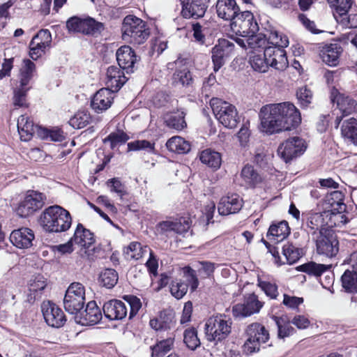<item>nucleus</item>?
Returning <instances> with one entry per match:
<instances>
[{
  "label": "nucleus",
  "mask_w": 357,
  "mask_h": 357,
  "mask_svg": "<svg viewBox=\"0 0 357 357\" xmlns=\"http://www.w3.org/2000/svg\"><path fill=\"white\" fill-rule=\"evenodd\" d=\"M261 130L268 135L290 130L301 123V115L296 106L290 102L268 104L259 112Z\"/></svg>",
  "instance_id": "obj_1"
},
{
  "label": "nucleus",
  "mask_w": 357,
  "mask_h": 357,
  "mask_svg": "<svg viewBox=\"0 0 357 357\" xmlns=\"http://www.w3.org/2000/svg\"><path fill=\"white\" fill-rule=\"evenodd\" d=\"M40 224L48 232H63L72 225L70 213L63 208L54 205L47 208L40 215Z\"/></svg>",
  "instance_id": "obj_2"
},
{
  "label": "nucleus",
  "mask_w": 357,
  "mask_h": 357,
  "mask_svg": "<svg viewBox=\"0 0 357 357\" xmlns=\"http://www.w3.org/2000/svg\"><path fill=\"white\" fill-rule=\"evenodd\" d=\"M123 38L135 44H142L149 38L150 31L142 19L134 15H127L122 23Z\"/></svg>",
  "instance_id": "obj_3"
},
{
  "label": "nucleus",
  "mask_w": 357,
  "mask_h": 357,
  "mask_svg": "<svg viewBox=\"0 0 357 357\" xmlns=\"http://www.w3.org/2000/svg\"><path fill=\"white\" fill-rule=\"evenodd\" d=\"M245 335L246 339L242 348L247 355L259 351L261 344L270 338L268 331L258 322L249 324L245 329Z\"/></svg>",
  "instance_id": "obj_4"
},
{
  "label": "nucleus",
  "mask_w": 357,
  "mask_h": 357,
  "mask_svg": "<svg viewBox=\"0 0 357 357\" xmlns=\"http://www.w3.org/2000/svg\"><path fill=\"white\" fill-rule=\"evenodd\" d=\"M231 321L225 314L210 317L205 324L206 339L210 342H219L228 337L231 331Z\"/></svg>",
  "instance_id": "obj_5"
},
{
  "label": "nucleus",
  "mask_w": 357,
  "mask_h": 357,
  "mask_svg": "<svg viewBox=\"0 0 357 357\" xmlns=\"http://www.w3.org/2000/svg\"><path fill=\"white\" fill-rule=\"evenodd\" d=\"M210 104L216 118L225 127L233 128L237 126L239 117L234 105L217 98H212Z\"/></svg>",
  "instance_id": "obj_6"
},
{
  "label": "nucleus",
  "mask_w": 357,
  "mask_h": 357,
  "mask_svg": "<svg viewBox=\"0 0 357 357\" xmlns=\"http://www.w3.org/2000/svg\"><path fill=\"white\" fill-rule=\"evenodd\" d=\"M85 303V289L82 284L73 282L66 291L63 298V307L71 314H76L83 308Z\"/></svg>",
  "instance_id": "obj_7"
},
{
  "label": "nucleus",
  "mask_w": 357,
  "mask_h": 357,
  "mask_svg": "<svg viewBox=\"0 0 357 357\" xmlns=\"http://www.w3.org/2000/svg\"><path fill=\"white\" fill-rule=\"evenodd\" d=\"M231 29L238 35L249 38L259 31L258 24L250 11H239L231 22Z\"/></svg>",
  "instance_id": "obj_8"
},
{
  "label": "nucleus",
  "mask_w": 357,
  "mask_h": 357,
  "mask_svg": "<svg viewBox=\"0 0 357 357\" xmlns=\"http://www.w3.org/2000/svg\"><path fill=\"white\" fill-rule=\"evenodd\" d=\"M247 42L252 49H265V47H286L289 45L287 36L280 34L277 31H271L268 34L259 33L249 38Z\"/></svg>",
  "instance_id": "obj_9"
},
{
  "label": "nucleus",
  "mask_w": 357,
  "mask_h": 357,
  "mask_svg": "<svg viewBox=\"0 0 357 357\" xmlns=\"http://www.w3.org/2000/svg\"><path fill=\"white\" fill-rule=\"evenodd\" d=\"M45 196L39 192L28 191L24 199L21 200L16 213L21 218H27L40 210L45 204Z\"/></svg>",
  "instance_id": "obj_10"
},
{
  "label": "nucleus",
  "mask_w": 357,
  "mask_h": 357,
  "mask_svg": "<svg viewBox=\"0 0 357 357\" xmlns=\"http://www.w3.org/2000/svg\"><path fill=\"white\" fill-rule=\"evenodd\" d=\"M306 149L305 141L298 136H294L287 139L280 144L278 153L281 158L288 162L303 155Z\"/></svg>",
  "instance_id": "obj_11"
},
{
  "label": "nucleus",
  "mask_w": 357,
  "mask_h": 357,
  "mask_svg": "<svg viewBox=\"0 0 357 357\" xmlns=\"http://www.w3.org/2000/svg\"><path fill=\"white\" fill-rule=\"evenodd\" d=\"M316 243L317 252L327 257L335 256L339 250V242L333 230L321 229L319 235L312 238Z\"/></svg>",
  "instance_id": "obj_12"
},
{
  "label": "nucleus",
  "mask_w": 357,
  "mask_h": 357,
  "mask_svg": "<svg viewBox=\"0 0 357 357\" xmlns=\"http://www.w3.org/2000/svg\"><path fill=\"white\" fill-rule=\"evenodd\" d=\"M234 43L227 39H219L218 43L211 50V59L213 70L218 71L225 63L234 50Z\"/></svg>",
  "instance_id": "obj_13"
},
{
  "label": "nucleus",
  "mask_w": 357,
  "mask_h": 357,
  "mask_svg": "<svg viewBox=\"0 0 357 357\" xmlns=\"http://www.w3.org/2000/svg\"><path fill=\"white\" fill-rule=\"evenodd\" d=\"M263 307V303L259 301L255 294L245 296L243 303H238L233 306V315L236 317H246L258 313Z\"/></svg>",
  "instance_id": "obj_14"
},
{
  "label": "nucleus",
  "mask_w": 357,
  "mask_h": 357,
  "mask_svg": "<svg viewBox=\"0 0 357 357\" xmlns=\"http://www.w3.org/2000/svg\"><path fill=\"white\" fill-rule=\"evenodd\" d=\"M41 310L46 323L52 327H61L66 321V316L61 308L51 301H44Z\"/></svg>",
  "instance_id": "obj_15"
},
{
  "label": "nucleus",
  "mask_w": 357,
  "mask_h": 357,
  "mask_svg": "<svg viewBox=\"0 0 357 357\" xmlns=\"http://www.w3.org/2000/svg\"><path fill=\"white\" fill-rule=\"evenodd\" d=\"M102 319V313L96 302L92 301L87 303L86 309L75 314L76 323L82 326H91L98 324Z\"/></svg>",
  "instance_id": "obj_16"
},
{
  "label": "nucleus",
  "mask_w": 357,
  "mask_h": 357,
  "mask_svg": "<svg viewBox=\"0 0 357 357\" xmlns=\"http://www.w3.org/2000/svg\"><path fill=\"white\" fill-rule=\"evenodd\" d=\"M116 57L119 67L127 73H132L137 56L135 51L128 45L119 47L116 52Z\"/></svg>",
  "instance_id": "obj_17"
},
{
  "label": "nucleus",
  "mask_w": 357,
  "mask_h": 357,
  "mask_svg": "<svg viewBox=\"0 0 357 357\" xmlns=\"http://www.w3.org/2000/svg\"><path fill=\"white\" fill-rule=\"evenodd\" d=\"M179 1L181 5V14L185 19L202 18L208 8V6L195 0H179Z\"/></svg>",
  "instance_id": "obj_18"
},
{
  "label": "nucleus",
  "mask_w": 357,
  "mask_h": 357,
  "mask_svg": "<svg viewBox=\"0 0 357 357\" xmlns=\"http://www.w3.org/2000/svg\"><path fill=\"white\" fill-rule=\"evenodd\" d=\"M117 91H97L91 100V107L99 114L107 110L112 105L114 93Z\"/></svg>",
  "instance_id": "obj_19"
},
{
  "label": "nucleus",
  "mask_w": 357,
  "mask_h": 357,
  "mask_svg": "<svg viewBox=\"0 0 357 357\" xmlns=\"http://www.w3.org/2000/svg\"><path fill=\"white\" fill-rule=\"evenodd\" d=\"M284 47H265V56H268L271 67L283 70L288 66V61Z\"/></svg>",
  "instance_id": "obj_20"
},
{
  "label": "nucleus",
  "mask_w": 357,
  "mask_h": 357,
  "mask_svg": "<svg viewBox=\"0 0 357 357\" xmlns=\"http://www.w3.org/2000/svg\"><path fill=\"white\" fill-rule=\"evenodd\" d=\"M34 237L33 231L31 229L22 227L13 231L10 236V240L17 248L26 249L32 245Z\"/></svg>",
  "instance_id": "obj_21"
},
{
  "label": "nucleus",
  "mask_w": 357,
  "mask_h": 357,
  "mask_svg": "<svg viewBox=\"0 0 357 357\" xmlns=\"http://www.w3.org/2000/svg\"><path fill=\"white\" fill-rule=\"evenodd\" d=\"M102 309L105 317L111 320L123 319L128 314L127 305L119 300L106 302Z\"/></svg>",
  "instance_id": "obj_22"
},
{
  "label": "nucleus",
  "mask_w": 357,
  "mask_h": 357,
  "mask_svg": "<svg viewBox=\"0 0 357 357\" xmlns=\"http://www.w3.org/2000/svg\"><path fill=\"white\" fill-rule=\"evenodd\" d=\"M242 206V199L238 195L233 194L221 198L218 206V210L220 215H227L238 212Z\"/></svg>",
  "instance_id": "obj_23"
},
{
  "label": "nucleus",
  "mask_w": 357,
  "mask_h": 357,
  "mask_svg": "<svg viewBox=\"0 0 357 357\" xmlns=\"http://www.w3.org/2000/svg\"><path fill=\"white\" fill-rule=\"evenodd\" d=\"M215 8L220 18L231 22L240 11L236 0H218Z\"/></svg>",
  "instance_id": "obj_24"
},
{
  "label": "nucleus",
  "mask_w": 357,
  "mask_h": 357,
  "mask_svg": "<svg viewBox=\"0 0 357 357\" xmlns=\"http://www.w3.org/2000/svg\"><path fill=\"white\" fill-rule=\"evenodd\" d=\"M331 102L337 105V107L342 112V116H347L355 110L357 103L352 98L341 93L339 91H332L331 94Z\"/></svg>",
  "instance_id": "obj_25"
},
{
  "label": "nucleus",
  "mask_w": 357,
  "mask_h": 357,
  "mask_svg": "<svg viewBox=\"0 0 357 357\" xmlns=\"http://www.w3.org/2000/svg\"><path fill=\"white\" fill-rule=\"evenodd\" d=\"M149 324L153 329L162 333L174 327V316L172 313L163 310L158 317L151 319Z\"/></svg>",
  "instance_id": "obj_26"
},
{
  "label": "nucleus",
  "mask_w": 357,
  "mask_h": 357,
  "mask_svg": "<svg viewBox=\"0 0 357 357\" xmlns=\"http://www.w3.org/2000/svg\"><path fill=\"white\" fill-rule=\"evenodd\" d=\"M17 130L20 139L24 142H28L32 138L33 135L36 130L40 135L42 129L35 126L28 116L21 115L17 120Z\"/></svg>",
  "instance_id": "obj_27"
},
{
  "label": "nucleus",
  "mask_w": 357,
  "mask_h": 357,
  "mask_svg": "<svg viewBox=\"0 0 357 357\" xmlns=\"http://www.w3.org/2000/svg\"><path fill=\"white\" fill-rule=\"evenodd\" d=\"M342 52L341 46L337 43H331L324 46L320 52L322 61L327 65L335 66L338 64L339 58Z\"/></svg>",
  "instance_id": "obj_28"
},
{
  "label": "nucleus",
  "mask_w": 357,
  "mask_h": 357,
  "mask_svg": "<svg viewBox=\"0 0 357 357\" xmlns=\"http://www.w3.org/2000/svg\"><path fill=\"white\" fill-rule=\"evenodd\" d=\"M128 81L124 73L118 67L111 66L107 70V87H102L100 89H110V88L121 89Z\"/></svg>",
  "instance_id": "obj_29"
},
{
  "label": "nucleus",
  "mask_w": 357,
  "mask_h": 357,
  "mask_svg": "<svg viewBox=\"0 0 357 357\" xmlns=\"http://www.w3.org/2000/svg\"><path fill=\"white\" fill-rule=\"evenodd\" d=\"M324 215L321 213H312L308 215L306 222L307 231L312 235V238L319 235L321 229L330 230L326 227Z\"/></svg>",
  "instance_id": "obj_30"
},
{
  "label": "nucleus",
  "mask_w": 357,
  "mask_h": 357,
  "mask_svg": "<svg viewBox=\"0 0 357 357\" xmlns=\"http://www.w3.org/2000/svg\"><path fill=\"white\" fill-rule=\"evenodd\" d=\"M262 178L253 166L247 165L241 172V185L246 188H255L261 183Z\"/></svg>",
  "instance_id": "obj_31"
},
{
  "label": "nucleus",
  "mask_w": 357,
  "mask_h": 357,
  "mask_svg": "<svg viewBox=\"0 0 357 357\" xmlns=\"http://www.w3.org/2000/svg\"><path fill=\"white\" fill-rule=\"evenodd\" d=\"M290 234V229L287 221H281L277 224H272L267 232L266 236L270 240L280 242L286 238Z\"/></svg>",
  "instance_id": "obj_32"
},
{
  "label": "nucleus",
  "mask_w": 357,
  "mask_h": 357,
  "mask_svg": "<svg viewBox=\"0 0 357 357\" xmlns=\"http://www.w3.org/2000/svg\"><path fill=\"white\" fill-rule=\"evenodd\" d=\"M71 238L75 244L84 248L89 247L95 241L93 234L80 223L77 225L74 235Z\"/></svg>",
  "instance_id": "obj_33"
},
{
  "label": "nucleus",
  "mask_w": 357,
  "mask_h": 357,
  "mask_svg": "<svg viewBox=\"0 0 357 357\" xmlns=\"http://www.w3.org/2000/svg\"><path fill=\"white\" fill-rule=\"evenodd\" d=\"M174 335L169 333L165 339L158 340L157 343L151 347V357H163L169 352L174 345Z\"/></svg>",
  "instance_id": "obj_34"
},
{
  "label": "nucleus",
  "mask_w": 357,
  "mask_h": 357,
  "mask_svg": "<svg viewBox=\"0 0 357 357\" xmlns=\"http://www.w3.org/2000/svg\"><path fill=\"white\" fill-rule=\"evenodd\" d=\"M151 248L143 246L140 243L132 242L124 248L123 254L127 260H138L149 252Z\"/></svg>",
  "instance_id": "obj_35"
},
{
  "label": "nucleus",
  "mask_w": 357,
  "mask_h": 357,
  "mask_svg": "<svg viewBox=\"0 0 357 357\" xmlns=\"http://www.w3.org/2000/svg\"><path fill=\"white\" fill-rule=\"evenodd\" d=\"M343 194L340 191H333L326 197L325 202L329 205L333 213H341L345 210V205L343 203Z\"/></svg>",
  "instance_id": "obj_36"
},
{
  "label": "nucleus",
  "mask_w": 357,
  "mask_h": 357,
  "mask_svg": "<svg viewBox=\"0 0 357 357\" xmlns=\"http://www.w3.org/2000/svg\"><path fill=\"white\" fill-rule=\"evenodd\" d=\"M84 24V35L86 36L98 37L105 29L104 23L89 16L85 17V24Z\"/></svg>",
  "instance_id": "obj_37"
},
{
  "label": "nucleus",
  "mask_w": 357,
  "mask_h": 357,
  "mask_svg": "<svg viewBox=\"0 0 357 357\" xmlns=\"http://www.w3.org/2000/svg\"><path fill=\"white\" fill-rule=\"evenodd\" d=\"M199 159L203 164L214 169H219L222 162L220 153L211 149L202 151Z\"/></svg>",
  "instance_id": "obj_38"
},
{
  "label": "nucleus",
  "mask_w": 357,
  "mask_h": 357,
  "mask_svg": "<svg viewBox=\"0 0 357 357\" xmlns=\"http://www.w3.org/2000/svg\"><path fill=\"white\" fill-rule=\"evenodd\" d=\"M341 132L344 137L357 145V120L355 118L345 119L342 122Z\"/></svg>",
  "instance_id": "obj_39"
},
{
  "label": "nucleus",
  "mask_w": 357,
  "mask_h": 357,
  "mask_svg": "<svg viewBox=\"0 0 357 357\" xmlns=\"http://www.w3.org/2000/svg\"><path fill=\"white\" fill-rule=\"evenodd\" d=\"M166 146L169 151L178 154L186 153L190 150V144L178 136L170 138Z\"/></svg>",
  "instance_id": "obj_40"
},
{
  "label": "nucleus",
  "mask_w": 357,
  "mask_h": 357,
  "mask_svg": "<svg viewBox=\"0 0 357 357\" xmlns=\"http://www.w3.org/2000/svg\"><path fill=\"white\" fill-rule=\"evenodd\" d=\"M263 54L254 53L250 57V63L254 70L259 73H265L268 70L270 64L268 56H265V49Z\"/></svg>",
  "instance_id": "obj_41"
},
{
  "label": "nucleus",
  "mask_w": 357,
  "mask_h": 357,
  "mask_svg": "<svg viewBox=\"0 0 357 357\" xmlns=\"http://www.w3.org/2000/svg\"><path fill=\"white\" fill-rule=\"evenodd\" d=\"M52 35L47 29H42L32 38L31 45H33L45 52L46 48L50 46Z\"/></svg>",
  "instance_id": "obj_42"
},
{
  "label": "nucleus",
  "mask_w": 357,
  "mask_h": 357,
  "mask_svg": "<svg viewBox=\"0 0 357 357\" xmlns=\"http://www.w3.org/2000/svg\"><path fill=\"white\" fill-rule=\"evenodd\" d=\"M193 79L190 71L183 70L173 75V86L176 88L192 87Z\"/></svg>",
  "instance_id": "obj_43"
},
{
  "label": "nucleus",
  "mask_w": 357,
  "mask_h": 357,
  "mask_svg": "<svg viewBox=\"0 0 357 357\" xmlns=\"http://www.w3.org/2000/svg\"><path fill=\"white\" fill-rule=\"evenodd\" d=\"M119 275L113 268H106L101 272L99 276V282L107 289L113 288L117 283Z\"/></svg>",
  "instance_id": "obj_44"
},
{
  "label": "nucleus",
  "mask_w": 357,
  "mask_h": 357,
  "mask_svg": "<svg viewBox=\"0 0 357 357\" xmlns=\"http://www.w3.org/2000/svg\"><path fill=\"white\" fill-rule=\"evenodd\" d=\"M23 63L24 64L20 69V83L21 87L26 86L29 84L36 68L34 63L29 59L24 60Z\"/></svg>",
  "instance_id": "obj_45"
},
{
  "label": "nucleus",
  "mask_w": 357,
  "mask_h": 357,
  "mask_svg": "<svg viewBox=\"0 0 357 357\" xmlns=\"http://www.w3.org/2000/svg\"><path fill=\"white\" fill-rule=\"evenodd\" d=\"M341 280L342 287L347 291L357 293V271L347 270Z\"/></svg>",
  "instance_id": "obj_46"
},
{
  "label": "nucleus",
  "mask_w": 357,
  "mask_h": 357,
  "mask_svg": "<svg viewBox=\"0 0 357 357\" xmlns=\"http://www.w3.org/2000/svg\"><path fill=\"white\" fill-rule=\"evenodd\" d=\"M337 22L342 27L346 29L357 28V14L348 13V12L342 14H333Z\"/></svg>",
  "instance_id": "obj_47"
},
{
  "label": "nucleus",
  "mask_w": 357,
  "mask_h": 357,
  "mask_svg": "<svg viewBox=\"0 0 357 357\" xmlns=\"http://www.w3.org/2000/svg\"><path fill=\"white\" fill-rule=\"evenodd\" d=\"M327 268L328 266L326 265L317 264L313 261L304 264L296 268L299 271L314 276H320Z\"/></svg>",
  "instance_id": "obj_48"
},
{
  "label": "nucleus",
  "mask_w": 357,
  "mask_h": 357,
  "mask_svg": "<svg viewBox=\"0 0 357 357\" xmlns=\"http://www.w3.org/2000/svg\"><path fill=\"white\" fill-rule=\"evenodd\" d=\"M91 115L87 111H79L70 119V124L75 128L80 129L91 121Z\"/></svg>",
  "instance_id": "obj_49"
},
{
  "label": "nucleus",
  "mask_w": 357,
  "mask_h": 357,
  "mask_svg": "<svg viewBox=\"0 0 357 357\" xmlns=\"http://www.w3.org/2000/svg\"><path fill=\"white\" fill-rule=\"evenodd\" d=\"M129 139V136L123 130H117L111 132L106 138L103 139V142L110 143L112 149H114L119 144H125Z\"/></svg>",
  "instance_id": "obj_50"
},
{
  "label": "nucleus",
  "mask_w": 357,
  "mask_h": 357,
  "mask_svg": "<svg viewBox=\"0 0 357 357\" xmlns=\"http://www.w3.org/2000/svg\"><path fill=\"white\" fill-rule=\"evenodd\" d=\"M183 341L191 350H195L200 346V340L197 337V331L195 328H190L184 331Z\"/></svg>",
  "instance_id": "obj_51"
},
{
  "label": "nucleus",
  "mask_w": 357,
  "mask_h": 357,
  "mask_svg": "<svg viewBox=\"0 0 357 357\" xmlns=\"http://www.w3.org/2000/svg\"><path fill=\"white\" fill-rule=\"evenodd\" d=\"M128 151H137L141 150L146 151L149 153H154L155 143L151 142L148 140H135L128 143Z\"/></svg>",
  "instance_id": "obj_52"
},
{
  "label": "nucleus",
  "mask_w": 357,
  "mask_h": 357,
  "mask_svg": "<svg viewBox=\"0 0 357 357\" xmlns=\"http://www.w3.org/2000/svg\"><path fill=\"white\" fill-rule=\"evenodd\" d=\"M274 321H275V324L278 326V336L280 338H284L286 337H288L291 335H292L295 330L294 328L290 325L289 322H286L283 318L278 317L276 316H274L273 317Z\"/></svg>",
  "instance_id": "obj_53"
},
{
  "label": "nucleus",
  "mask_w": 357,
  "mask_h": 357,
  "mask_svg": "<svg viewBox=\"0 0 357 357\" xmlns=\"http://www.w3.org/2000/svg\"><path fill=\"white\" fill-rule=\"evenodd\" d=\"M282 255L287 264H293L299 259L301 257L300 250L292 244L287 243L282 247Z\"/></svg>",
  "instance_id": "obj_54"
},
{
  "label": "nucleus",
  "mask_w": 357,
  "mask_h": 357,
  "mask_svg": "<svg viewBox=\"0 0 357 357\" xmlns=\"http://www.w3.org/2000/svg\"><path fill=\"white\" fill-rule=\"evenodd\" d=\"M84 24H85V17L82 18L77 16H73L67 20L66 27L70 32L80 33L84 34Z\"/></svg>",
  "instance_id": "obj_55"
},
{
  "label": "nucleus",
  "mask_w": 357,
  "mask_h": 357,
  "mask_svg": "<svg viewBox=\"0 0 357 357\" xmlns=\"http://www.w3.org/2000/svg\"><path fill=\"white\" fill-rule=\"evenodd\" d=\"M188 288V286L186 283L178 280H172L170 284L171 294L177 299H180L185 295Z\"/></svg>",
  "instance_id": "obj_56"
},
{
  "label": "nucleus",
  "mask_w": 357,
  "mask_h": 357,
  "mask_svg": "<svg viewBox=\"0 0 357 357\" xmlns=\"http://www.w3.org/2000/svg\"><path fill=\"white\" fill-rule=\"evenodd\" d=\"M327 2L335 9L333 14L349 12L352 5V0H327Z\"/></svg>",
  "instance_id": "obj_57"
},
{
  "label": "nucleus",
  "mask_w": 357,
  "mask_h": 357,
  "mask_svg": "<svg viewBox=\"0 0 357 357\" xmlns=\"http://www.w3.org/2000/svg\"><path fill=\"white\" fill-rule=\"evenodd\" d=\"M40 135L45 139L50 138L54 142H62L65 139L64 132L58 128L53 129H42Z\"/></svg>",
  "instance_id": "obj_58"
},
{
  "label": "nucleus",
  "mask_w": 357,
  "mask_h": 357,
  "mask_svg": "<svg viewBox=\"0 0 357 357\" xmlns=\"http://www.w3.org/2000/svg\"><path fill=\"white\" fill-rule=\"evenodd\" d=\"M195 266L197 268L199 273L202 275L204 278L211 277L215 268L214 263L206 261H199Z\"/></svg>",
  "instance_id": "obj_59"
},
{
  "label": "nucleus",
  "mask_w": 357,
  "mask_h": 357,
  "mask_svg": "<svg viewBox=\"0 0 357 357\" xmlns=\"http://www.w3.org/2000/svg\"><path fill=\"white\" fill-rule=\"evenodd\" d=\"M106 183L110 191L116 193L119 197H123L126 195V187L118 178L109 179Z\"/></svg>",
  "instance_id": "obj_60"
},
{
  "label": "nucleus",
  "mask_w": 357,
  "mask_h": 357,
  "mask_svg": "<svg viewBox=\"0 0 357 357\" xmlns=\"http://www.w3.org/2000/svg\"><path fill=\"white\" fill-rule=\"evenodd\" d=\"M125 303L126 305H127V310L128 309V307L130 309V319L135 317L139 310V309L142 307V303L140 301V299L135 296H128V298L126 299V303Z\"/></svg>",
  "instance_id": "obj_61"
},
{
  "label": "nucleus",
  "mask_w": 357,
  "mask_h": 357,
  "mask_svg": "<svg viewBox=\"0 0 357 357\" xmlns=\"http://www.w3.org/2000/svg\"><path fill=\"white\" fill-rule=\"evenodd\" d=\"M174 233L183 234L186 232L190 227L191 222L188 218L181 217L173 220Z\"/></svg>",
  "instance_id": "obj_62"
},
{
  "label": "nucleus",
  "mask_w": 357,
  "mask_h": 357,
  "mask_svg": "<svg viewBox=\"0 0 357 357\" xmlns=\"http://www.w3.org/2000/svg\"><path fill=\"white\" fill-rule=\"evenodd\" d=\"M46 287L45 281L40 275L36 276L33 280H30L29 291L33 294L34 298L38 296V292L43 291Z\"/></svg>",
  "instance_id": "obj_63"
},
{
  "label": "nucleus",
  "mask_w": 357,
  "mask_h": 357,
  "mask_svg": "<svg viewBox=\"0 0 357 357\" xmlns=\"http://www.w3.org/2000/svg\"><path fill=\"white\" fill-rule=\"evenodd\" d=\"M258 286L268 296L271 298H275L278 296V286L275 284L267 281L259 280Z\"/></svg>",
  "instance_id": "obj_64"
}]
</instances>
